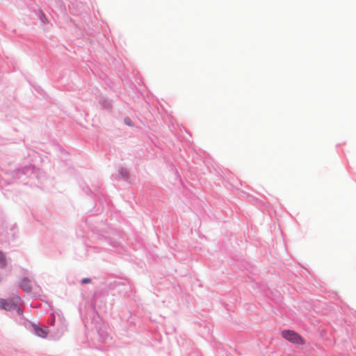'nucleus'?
Masks as SVG:
<instances>
[{
    "mask_svg": "<svg viewBox=\"0 0 356 356\" xmlns=\"http://www.w3.org/2000/svg\"><path fill=\"white\" fill-rule=\"evenodd\" d=\"M281 335L284 339L292 343L297 345H302L305 343L304 339L299 334L293 330H283Z\"/></svg>",
    "mask_w": 356,
    "mask_h": 356,
    "instance_id": "1",
    "label": "nucleus"
},
{
    "mask_svg": "<svg viewBox=\"0 0 356 356\" xmlns=\"http://www.w3.org/2000/svg\"><path fill=\"white\" fill-rule=\"evenodd\" d=\"M35 331L36 334L41 337H45L47 334V332L44 330L38 327H35Z\"/></svg>",
    "mask_w": 356,
    "mask_h": 356,
    "instance_id": "4",
    "label": "nucleus"
},
{
    "mask_svg": "<svg viewBox=\"0 0 356 356\" xmlns=\"http://www.w3.org/2000/svg\"><path fill=\"white\" fill-rule=\"evenodd\" d=\"M22 289L26 291H30L31 289L30 281L28 279H24L21 283Z\"/></svg>",
    "mask_w": 356,
    "mask_h": 356,
    "instance_id": "3",
    "label": "nucleus"
},
{
    "mask_svg": "<svg viewBox=\"0 0 356 356\" xmlns=\"http://www.w3.org/2000/svg\"><path fill=\"white\" fill-rule=\"evenodd\" d=\"M124 121V123L126 124H127L128 126H133V122L129 118H125Z\"/></svg>",
    "mask_w": 356,
    "mask_h": 356,
    "instance_id": "6",
    "label": "nucleus"
},
{
    "mask_svg": "<svg viewBox=\"0 0 356 356\" xmlns=\"http://www.w3.org/2000/svg\"><path fill=\"white\" fill-rule=\"evenodd\" d=\"M0 308H3L6 310H13L17 309L19 311V309L17 308V304L13 301H8L5 299H0Z\"/></svg>",
    "mask_w": 356,
    "mask_h": 356,
    "instance_id": "2",
    "label": "nucleus"
},
{
    "mask_svg": "<svg viewBox=\"0 0 356 356\" xmlns=\"http://www.w3.org/2000/svg\"><path fill=\"white\" fill-rule=\"evenodd\" d=\"M90 282V279H87V278L83 279V280H82V282H83V283H85V284L89 283Z\"/></svg>",
    "mask_w": 356,
    "mask_h": 356,
    "instance_id": "7",
    "label": "nucleus"
},
{
    "mask_svg": "<svg viewBox=\"0 0 356 356\" xmlns=\"http://www.w3.org/2000/svg\"><path fill=\"white\" fill-rule=\"evenodd\" d=\"M7 265V261L4 254L0 251V267L5 268Z\"/></svg>",
    "mask_w": 356,
    "mask_h": 356,
    "instance_id": "5",
    "label": "nucleus"
}]
</instances>
